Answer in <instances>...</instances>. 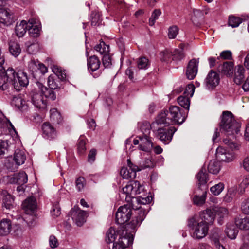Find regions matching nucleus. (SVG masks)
Instances as JSON below:
<instances>
[{"mask_svg":"<svg viewBox=\"0 0 249 249\" xmlns=\"http://www.w3.org/2000/svg\"><path fill=\"white\" fill-rule=\"evenodd\" d=\"M16 20L14 13L9 9L0 8V23L5 26L12 25Z\"/></svg>","mask_w":249,"mask_h":249,"instance_id":"nucleus-18","label":"nucleus"},{"mask_svg":"<svg viewBox=\"0 0 249 249\" xmlns=\"http://www.w3.org/2000/svg\"><path fill=\"white\" fill-rule=\"evenodd\" d=\"M161 59L163 61L168 62L172 60V51L165 50L160 53Z\"/></svg>","mask_w":249,"mask_h":249,"instance_id":"nucleus-52","label":"nucleus"},{"mask_svg":"<svg viewBox=\"0 0 249 249\" xmlns=\"http://www.w3.org/2000/svg\"><path fill=\"white\" fill-rule=\"evenodd\" d=\"M218 70L224 74L231 76L233 73V64L231 62H225L219 66Z\"/></svg>","mask_w":249,"mask_h":249,"instance_id":"nucleus-34","label":"nucleus"},{"mask_svg":"<svg viewBox=\"0 0 249 249\" xmlns=\"http://www.w3.org/2000/svg\"><path fill=\"white\" fill-rule=\"evenodd\" d=\"M141 209L143 210L146 212V215L149 211L148 208H145L142 207H140L139 208H135L134 204L131 203V204H126L120 207L116 213V223L118 224H123L127 222L132 216L133 210H135V215L132 220L136 219L135 217L136 216H138L139 219L140 215L138 213Z\"/></svg>","mask_w":249,"mask_h":249,"instance_id":"nucleus-7","label":"nucleus"},{"mask_svg":"<svg viewBox=\"0 0 249 249\" xmlns=\"http://www.w3.org/2000/svg\"><path fill=\"white\" fill-rule=\"evenodd\" d=\"M154 162L152 160L150 157L147 158L144 161L141 162L140 164V166L139 168L140 169V170L142 169H143L146 168H152L154 166Z\"/></svg>","mask_w":249,"mask_h":249,"instance_id":"nucleus-51","label":"nucleus"},{"mask_svg":"<svg viewBox=\"0 0 249 249\" xmlns=\"http://www.w3.org/2000/svg\"><path fill=\"white\" fill-rule=\"evenodd\" d=\"M220 126L221 130L226 136L231 137L224 138V143L232 150H239L240 144L236 140H234V139L240 131L241 125L235 120L231 112L228 111L223 112Z\"/></svg>","mask_w":249,"mask_h":249,"instance_id":"nucleus-1","label":"nucleus"},{"mask_svg":"<svg viewBox=\"0 0 249 249\" xmlns=\"http://www.w3.org/2000/svg\"><path fill=\"white\" fill-rule=\"evenodd\" d=\"M178 33V29L176 26L170 27L168 29V36L170 39L176 37Z\"/></svg>","mask_w":249,"mask_h":249,"instance_id":"nucleus-59","label":"nucleus"},{"mask_svg":"<svg viewBox=\"0 0 249 249\" xmlns=\"http://www.w3.org/2000/svg\"><path fill=\"white\" fill-rule=\"evenodd\" d=\"M216 157L222 161L230 162L233 160L234 155L232 152L227 151L224 148L218 147L216 151Z\"/></svg>","mask_w":249,"mask_h":249,"instance_id":"nucleus-21","label":"nucleus"},{"mask_svg":"<svg viewBox=\"0 0 249 249\" xmlns=\"http://www.w3.org/2000/svg\"><path fill=\"white\" fill-rule=\"evenodd\" d=\"M9 51L12 55L17 57L20 54L21 48L18 43L11 40L9 42Z\"/></svg>","mask_w":249,"mask_h":249,"instance_id":"nucleus-35","label":"nucleus"},{"mask_svg":"<svg viewBox=\"0 0 249 249\" xmlns=\"http://www.w3.org/2000/svg\"><path fill=\"white\" fill-rule=\"evenodd\" d=\"M50 119L54 123L59 124L61 122V115L56 108L50 110Z\"/></svg>","mask_w":249,"mask_h":249,"instance_id":"nucleus-44","label":"nucleus"},{"mask_svg":"<svg viewBox=\"0 0 249 249\" xmlns=\"http://www.w3.org/2000/svg\"><path fill=\"white\" fill-rule=\"evenodd\" d=\"M188 226L190 228L192 236L196 239H202L207 234L209 226L208 224L198 219L196 216L190 218L188 221Z\"/></svg>","mask_w":249,"mask_h":249,"instance_id":"nucleus-9","label":"nucleus"},{"mask_svg":"<svg viewBox=\"0 0 249 249\" xmlns=\"http://www.w3.org/2000/svg\"><path fill=\"white\" fill-rule=\"evenodd\" d=\"M165 113L166 115L165 118L162 119V120L168 123L169 124L171 122L179 124H182L185 121L186 117V115L183 114L180 108L177 106H171L169 110H164L160 113Z\"/></svg>","mask_w":249,"mask_h":249,"instance_id":"nucleus-10","label":"nucleus"},{"mask_svg":"<svg viewBox=\"0 0 249 249\" xmlns=\"http://www.w3.org/2000/svg\"><path fill=\"white\" fill-rule=\"evenodd\" d=\"M138 213L140 215L139 219L138 216L135 217L136 219L131 221V229L126 232H122L120 233L119 238L113 242V249H125L132 244L134 235L142 222L146 216V212L142 209L140 210Z\"/></svg>","mask_w":249,"mask_h":249,"instance_id":"nucleus-3","label":"nucleus"},{"mask_svg":"<svg viewBox=\"0 0 249 249\" xmlns=\"http://www.w3.org/2000/svg\"><path fill=\"white\" fill-rule=\"evenodd\" d=\"M22 207L25 213L32 215L35 213L36 209V202L34 197L27 198L22 203Z\"/></svg>","mask_w":249,"mask_h":249,"instance_id":"nucleus-22","label":"nucleus"},{"mask_svg":"<svg viewBox=\"0 0 249 249\" xmlns=\"http://www.w3.org/2000/svg\"><path fill=\"white\" fill-rule=\"evenodd\" d=\"M211 238L218 249H225L222 245L220 244V240L223 239L222 231L220 229L218 228L213 229L212 231Z\"/></svg>","mask_w":249,"mask_h":249,"instance_id":"nucleus-28","label":"nucleus"},{"mask_svg":"<svg viewBox=\"0 0 249 249\" xmlns=\"http://www.w3.org/2000/svg\"><path fill=\"white\" fill-rule=\"evenodd\" d=\"M76 187L78 191H81L85 185V180L83 177H79L75 181Z\"/></svg>","mask_w":249,"mask_h":249,"instance_id":"nucleus-57","label":"nucleus"},{"mask_svg":"<svg viewBox=\"0 0 249 249\" xmlns=\"http://www.w3.org/2000/svg\"><path fill=\"white\" fill-rule=\"evenodd\" d=\"M53 71L55 73L54 75L57 79H60V80L65 79L66 75L65 71L58 67H54L53 69Z\"/></svg>","mask_w":249,"mask_h":249,"instance_id":"nucleus-48","label":"nucleus"},{"mask_svg":"<svg viewBox=\"0 0 249 249\" xmlns=\"http://www.w3.org/2000/svg\"><path fill=\"white\" fill-rule=\"evenodd\" d=\"M42 136L48 140H52L57 136V132L55 129L49 123H44L42 126Z\"/></svg>","mask_w":249,"mask_h":249,"instance_id":"nucleus-23","label":"nucleus"},{"mask_svg":"<svg viewBox=\"0 0 249 249\" xmlns=\"http://www.w3.org/2000/svg\"><path fill=\"white\" fill-rule=\"evenodd\" d=\"M29 33L31 36L37 37L40 35L41 31V25L36 19H31L28 21Z\"/></svg>","mask_w":249,"mask_h":249,"instance_id":"nucleus-24","label":"nucleus"},{"mask_svg":"<svg viewBox=\"0 0 249 249\" xmlns=\"http://www.w3.org/2000/svg\"><path fill=\"white\" fill-rule=\"evenodd\" d=\"M144 188L142 185L138 181H131L122 189V195L125 197L128 202L131 203H137L145 205L150 203L152 200L151 196L142 197V196L135 197V196L144 193Z\"/></svg>","mask_w":249,"mask_h":249,"instance_id":"nucleus-2","label":"nucleus"},{"mask_svg":"<svg viewBox=\"0 0 249 249\" xmlns=\"http://www.w3.org/2000/svg\"><path fill=\"white\" fill-rule=\"evenodd\" d=\"M196 216L198 217V219H200V221H202L203 222L205 223L208 225L209 223H213L215 218L213 209L212 210L211 209H207L201 212L199 216L197 215Z\"/></svg>","mask_w":249,"mask_h":249,"instance_id":"nucleus-26","label":"nucleus"},{"mask_svg":"<svg viewBox=\"0 0 249 249\" xmlns=\"http://www.w3.org/2000/svg\"><path fill=\"white\" fill-rule=\"evenodd\" d=\"M149 66V60L145 57L139 59L138 62V67L139 69H146Z\"/></svg>","mask_w":249,"mask_h":249,"instance_id":"nucleus-53","label":"nucleus"},{"mask_svg":"<svg viewBox=\"0 0 249 249\" xmlns=\"http://www.w3.org/2000/svg\"><path fill=\"white\" fill-rule=\"evenodd\" d=\"M249 185V175H246L243 177L242 181L240 182V187L245 189Z\"/></svg>","mask_w":249,"mask_h":249,"instance_id":"nucleus-62","label":"nucleus"},{"mask_svg":"<svg viewBox=\"0 0 249 249\" xmlns=\"http://www.w3.org/2000/svg\"><path fill=\"white\" fill-rule=\"evenodd\" d=\"M165 113H159L156 118L155 121L151 124L150 129H152L156 133L157 137L165 144L169 143L172 140L173 135L177 131V129L173 126L167 129L164 127L168 126L169 123L162 119L166 117Z\"/></svg>","mask_w":249,"mask_h":249,"instance_id":"nucleus-4","label":"nucleus"},{"mask_svg":"<svg viewBox=\"0 0 249 249\" xmlns=\"http://www.w3.org/2000/svg\"><path fill=\"white\" fill-rule=\"evenodd\" d=\"M213 209L215 217L217 218L218 223L222 224L223 219L226 218L229 214L228 209L223 207H215Z\"/></svg>","mask_w":249,"mask_h":249,"instance_id":"nucleus-30","label":"nucleus"},{"mask_svg":"<svg viewBox=\"0 0 249 249\" xmlns=\"http://www.w3.org/2000/svg\"><path fill=\"white\" fill-rule=\"evenodd\" d=\"M27 50L28 52L30 54H34L36 53L39 49V45L36 43H30L27 42L26 43Z\"/></svg>","mask_w":249,"mask_h":249,"instance_id":"nucleus-49","label":"nucleus"},{"mask_svg":"<svg viewBox=\"0 0 249 249\" xmlns=\"http://www.w3.org/2000/svg\"><path fill=\"white\" fill-rule=\"evenodd\" d=\"M185 57L183 49L182 47L176 49L172 51V60L178 61L182 60Z\"/></svg>","mask_w":249,"mask_h":249,"instance_id":"nucleus-43","label":"nucleus"},{"mask_svg":"<svg viewBox=\"0 0 249 249\" xmlns=\"http://www.w3.org/2000/svg\"><path fill=\"white\" fill-rule=\"evenodd\" d=\"M48 85L50 89H55L60 87V83L54 75H51L48 78Z\"/></svg>","mask_w":249,"mask_h":249,"instance_id":"nucleus-41","label":"nucleus"},{"mask_svg":"<svg viewBox=\"0 0 249 249\" xmlns=\"http://www.w3.org/2000/svg\"><path fill=\"white\" fill-rule=\"evenodd\" d=\"M15 78V70L8 68L6 71L2 67L0 71V89L5 90L12 87V79Z\"/></svg>","mask_w":249,"mask_h":249,"instance_id":"nucleus-13","label":"nucleus"},{"mask_svg":"<svg viewBox=\"0 0 249 249\" xmlns=\"http://www.w3.org/2000/svg\"><path fill=\"white\" fill-rule=\"evenodd\" d=\"M142 136H139L138 139H134L133 143L135 145L139 144V149L146 152H150L152 150L153 144L150 137L148 136L150 133V124L145 122L141 127Z\"/></svg>","mask_w":249,"mask_h":249,"instance_id":"nucleus-8","label":"nucleus"},{"mask_svg":"<svg viewBox=\"0 0 249 249\" xmlns=\"http://www.w3.org/2000/svg\"><path fill=\"white\" fill-rule=\"evenodd\" d=\"M131 221L126 225L120 227L117 230L111 227L107 231L106 235V240L107 243L113 242L119 238L120 233L122 232H126L131 229Z\"/></svg>","mask_w":249,"mask_h":249,"instance_id":"nucleus-14","label":"nucleus"},{"mask_svg":"<svg viewBox=\"0 0 249 249\" xmlns=\"http://www.w3.org/2000/svg\"><path fill=\"white\" fill-rule=\"evenodd\" d=\"M3 195L2 207L7 210H11L14 207V198L11 195L6 192L3 193Z\"/></svg>","mask_w":249,"mask_h":249,"instance_id":"nucleus-39","label":"nucleus"},{"mask_svg":"<svg viewBox=\"0 0 249 249\" xmlns=\"http://www.w3.org/2000/svg\"><path fill=\"white\" fill-rule=\"evenodd\" d=\"M109 48V46L107 45L103 41H101L99 44H97L94 47L95 50L102 55L105 53H108Z\"/></svg>","mask_w":249,"mask_h":249,"instance_id":"nucleus-45","label":"nucleus"},{"mask_svg":"<svg viewBox=\"0 0 249 249\" xmlns=\"http://www.w3.org/2000/svg\"><path fill=\"white\" fill-rule=\"evenodd\" d=\"M28 84L29 79L26 72L22 71L15 72V78L12 79V88L19 91L22 87H26Z\"/></svg>","mask_w":249,"mask_h":249,"instance_id":"nucleus-15","label":"nucleus"},{"mask_svg":"<svg viewBox=\"0 0 249 249\" xmlns=\"http://www.w3.org/2000/svg\"><path fill=\"white\" fill-rule=\"evenodd\" d=\"M241 210L244 214L249 215V197L242 202Z\"/></svg>","mask_w":249,"mask_h":249,"instance_id":"nucleus-56","label":"nucleus"},{"mask_svg":"<svg viewBox=\"0 0 249 249\" xmlns=\"http://www.w3.org/2000/svg\"><path fill=\"white\" fill-rule=\"evenodd\" d=\"M224 188V183L223 182H220L211 187L210 191L213 195L217 196L221 193Z\"/></svg>","mask_w":249,"mask_h":249,"instance_id":"nucleus-42","label":"nucleus"},{"mask_svg":"<svg viewBox=\"0 0 249 249\" xmlns=\"http://www.w3.org/2000/svg\"><path fill=\"white\" fill-rule=\"evenodd\" d=\"M235 223L236 227L240 229L248 230H249V216L243 218H235Z\"/></svg>","mask_w":249,"mask_h":249,"instance_id":"nucleus-37","label":"nucleus"},{"mask_svg":"<svg viewBox=\"0 0 249 249\" xmlns=\"http://www.w3.org/2000/svg\"><path fill=\"white\" fill-rule=\"evenodd\" d=\"M195 90V86L193 84H189L187 86L183 95L178 98V104L181 107L186 109L187 111L189 110L190 105V98L193 96Z\"/></svg>","mask_w":249,"mask_h":249,"instance_id":"nucleus-12","label":"nucleus"},{"mask_svg":"<svg viewBox=\"0 0 249 249\" xmlns=\"http://www.w3.org/2000/svg\"><path fill=\"white\" fill-rule=\"evenodd\" d=\"M28 22L25 20H22L20 22H17L15 27V32L18 37L24 36L28 28Z\"/></svg>","mask_w":249,"mask_h":249,"instance_id":"nucleus-33","label":"nucleus"},{"mask_svg":"<svg viewBox=\"0 0 249 249\" xmlns=\"http://www.w3.org/2000/svg\"><path fill=\"white\" fill-rule=\"evenodd\" d=\"M49 244L52 248H55L57 247L58 243L57 239L53 235H51L49 238Z\"/></svg>","mask_w":249,"mask_h":249,"instance_id":"nucleus-63","label":"nucleus"},{"mask_svg":"<svg viewBox=\"0 0 249 249\" xmlns=\"http://www.w3.org/2000/svg\"><path fill=\"white\" fill-rule=\"evenodd\" d=\"M36 84L38 89L33 92L32 102L36 107L43 109L46 107L47 98L54 100L56 95L53 90L48 89L41 83L37 82Z\"/></svg>","mask_w":249,"mask_h":249,"instance_id":"nucleus-6","label":"nucleus"},{"mask_svg":"<svg viewBox=\"0 0 249 249\" xmlns=\"http://www.w3.org/2000/svg\"><path fill=\"white\" fill-rule=\"evenodd\" d=\"M70 213L73 221L78 226H81L85 222L87 213L78 207L75 206Z\"/></svg>","mask_w":249,"mask_h":249,"instance_id":"nucleus-19","label":"nucleus"},{"mask_svg":"<svg viewBox=\"0 0 249 249\" xmlns=\"http://www.w3.org/2000/svg\"><path fill=\"white\" fill-rule=\"evenodd\" d=\"M27 175L23 171L15 174L10 180L11 183H16L18 185H24L27 182Z\"/></svg>","mask_w":249,"mask_h":249,"instance_id":"nucleus-31","label":"nucleus"},{"mask_svg":"<svg viewBox=\"0 0 249 249\" xmlns=\"http://www.w3.org/2000/svg\"><path fill=\"white\" fill-rule=\"evenodd\" d=\"M220 170V165L218 161L215 160H212L209 162L208 170L209 173L213 174H217Z\"/></svg>","mask_w":249,"mask_h":249,"instance_id":"nucleus-40","label":"nucleus"},{"mask_svg":"<svg viewBox=\"0 0 249 249\" xmlns=\"http://www.w3.org/2000/svg\"><path fill=\"white\" fill-rule=\"evenodd\" d=\"M1 129L7 132L8 131L9 135H6L0 139V157L4 155L12 144H20V140L18 133L14 126L7 119H4L1 122Z\"/></svg>","mask_w":249,"mask_h":249,"instance_id":"nucleus-5","label":"nucleus"},{"mask_svg":"<svg viewBox=\"0 0 249 249\" xmlns=\"http://www.w3.org/2000/svg\"><path fill=\"white\" fill-rule=\"evenodd\" d=\"M200 190L202 192V194L201 195H195L193 199L194 203L197 206L203 205L205 203L207 197V190Z\"/></svg>","mask_w":249,"mask_h":249,"instance_id":"nucleus-36","label":"nucleus"},{"mask_svg":"<svg viewBox=\"0 0 249 249\" xmlns=\"http://www.w3.org/2000/svg\"><path fill=\"white\" fill-rule=\"evenodd\" d=\"M161 12L159 9H155L152 13V15L149 18V25L153 26L154 25L155 21L158 19L159 17L161 15Z\"/></svg>","mask_w":249,"mask_h":249,"instance_id":"nucleus-55","label":"nucleus"},{"mask_svg":"<svg viewBox=\"0 0 249 249\" xmlns=\"http://www.w3.org/2000/svg\"><path fill=\"white\" fill-rule=\"evenodd\" d=\"M198 61L193 59L190 61L186 69V76L189 80L193 79L198 71Z\"/></svg>","mask_w":249,"mask_h":249,"instance_id":"nucleus-25","label":"nucleus"},{"mask_svg":"<svg viewBox=\"0 0 249 249\" xmlns=\"http://www.w3.org/2000/svg\"><path fill=\"white\" fill-rule=\"evenodd\" d=\"M100 64V60L95 55L90 56L87 60L88 69L94 78L98 77L101 74V71L99 70Z\"/></svg>","mask_w":249,"mask_h":249,"instance_id":"nucleus-16","label":"nucleus"},{"mask_svg":"<svg viewBox=\"0 0 249 249\" xmlns=\"http://www.w3.org/2000/svg\"><path fill=\"white\" fill-rule=\"evenodd\" d=\"M236 226L231 224L227 225L225 232L227 236L231 239H235L238 234V230Z\"/></svg>","mask_w":249,"mask_h":249,"instance_id":"nucleus-38","label":"nucleus"},{"mask_svg":"<svg viewBox=\"0 0 249 249\" xmlns=\"http://www.w3.org/2000/svg\"><path fill=\"white\" fill-rule=\"evenodd\" d=\"M196 178L199 185L198 191L199 190H208L206 185L208 181V174L206 172V169L202 168L196 175Z\"/></svg>","mask_w":249,"mask_h":249,"instance_id":"nucleus-27","label":"nucleus"},{"mask_svg":"<svg viewBox=\"0 0 249 249\" xmlns=\"http://www.w3.org/2000/svg\"><path fill=\"white\" fill-rule=\"evenodd\" d=\"M25 103V101L21 97L15 96L12 99L11 105L18 109H21L23 107Z\"/></svg>","mask_w":249,"mask_h":249,"instance_id":"nucleus-46","label":"nucleus"},{"mask_svg":"<svg viewBox=\"0 0 249 249\" xmlns=\"http://www.w3.org/2000/svg\"><path fill=\"white\" fill-rule=\"evenodd\" d=\"M26 159V156L25 151L23 150L16 149L13 156L14 162H12L7 159L5 162V165L9 171H14L19 166L25 162Z\"/></svg>","mask_w":249,"mask_h":249,"instance_id":"nucleus-11","label":"nucleus"},{"mask_svg":"<svg viewBox=\"0 0 249 249\" xmlns=\"http://www.w3.org/2000/svg\"><path fill=\"white\" fill-rule=\"evenodd\" d=\"M128 167H122L120 174L124 179L134 178L136 176V172L140 171L138 166L133 164L129 159L127 160Z\"/></svg>","mask_w":249,"mask_h":249,"instance_id":"nucleus-17","label":"nucleus"},{"mask_svg":"<svg viewBox=\"0 0 249 249\" xmlns=\"http://www.w3.org/2000/svg\"><path fill=\"white\" fill-rule=\"evenodd\" d=\"M242 22V19L239 17L233 15L230 16L229 17L228 24L232 28L237 27Z\"/></svg>","mask_w":249,"mask_h":249,"instance_id":"nucleus-47","label":"nucleus"},{"mask_svg":"<svg viewBox=\"0 0 249 249\" xmlns=\"http://www.w3.org/2000/svg\"><path fill=\"white\" fill-rule=\"evenodd\" d=\"M12 230V223L10 219L3 218L0 221V235L6 236Z\"/></svg>","mask_w":249,"mask_h":249,"instance_id":"nucleus-29","label":"nucleus"},{"mask_svg":"<svg viewBox=\"0 0 249 249\" xmlns=\"http://www.w3.org/2000/svg\"><path fill=\"white\" fill-rule=\"evenodd\" d=\"M245 70L244 67L241 65H237L235 68V73L234 81L237 84H240L245 77Z\"/></svg>","mask_w":249,"mask_h":249,"instance_id":"nucleus-32","label":"nucleus"},{"mask_svg":"<svg viewBox=\"0 0 249 249\" xmlns=\"http://www.w3.org/2000/svg\"><path fill=\"white\" fill-rule=\"evenodd\" d=\"M39 62L37 60L32 59L29 62L28 67L29 70L33 73L38 71V67Z\"/></svg>","mask_w":249,"mask_h":249,"instance_id":"nucleus-54","label":"nucleus"},{"mask_svg":"<svg viewBox=\"0 0 249 249\" xmlns=\"http://www.w3.org/2000/svg\"><path fill=\"white\" fill-rule=\"evenodd\" d=\"M242 167L246 171L249 172V156L247 157L243 160Z\"/></svg>","mask_w":249,"mask_h":249,"instance_id":"nucleus-64","label":"nucleus"},{"mask_svg":"<svg viewBox=\"0 0 249 249\" xmlns=\"http://www.w3.org/2000/svg\"><path fill=\"white\" fill-rule=\"evenodd\" d=\"M86 141L85 140L80 139L78 143V151L79 154H82L86 150Z\"/></svg>","mask_w":249,"mask_h":249,"instance_id":"nucleus-60","label":"nucleus"},{"mask_svg":"<svg viewBox=\"0 0 249 249\" xmlns=\"http://www.w3.org/2000/svg\"><path fill=\"white\" fill-rule=\"evenodd\" d=\"M51 213L52 216L54 217H56L59 216L61 214V210L58 204L53 205L51 210Z\"/></svg>","mask_w":249,"mask_h":249,"instance_id":"nucleus-58","label":"nucleus"},{"mask_svg":"<svg viewBox=\"0 0 249 249\" xmlns=\"http://www.w3.org/2000/svg\"><path fill=\"white\" fill-rule=\"evenodd\" d=\"M235 195L234 191L233 189H228L227 193L223 198V201L225 203H230L232 201Z\"/></svg>","mask_w":249,"mask_h":249,"instance_id":"nucleus-50","label":"nucleus"},{"mask_svg":"<svg viewBox=\"0 0 249 249\" xmlns=\"http://www.w3.org/2000/svg\"><path fill=\"white\" fill-rule=\"evenodd\" d=\"M102 60L103 64L106 67H108L111 64V58L108 53H105L103 54Z\"/></svg>","mask_w":249,"mask_h":249,"instance_id":"nucleus-61","label":"nucleus"},{"mask_svg":"<svg viewBox=\"0 0 249 249\" xmlns=\"http://www.w3.org/2000/svg\"><path fill=\"white\" fill-rule=\"evenodd\" d=\"M220 78L218 73L212 70L207 75L205 84L208 89H212L215 88L219 83Z\"/></svg>","mask_w":249,"mask_h":249,"instance_id":"nucleus-20","label":"nucleus"}]
</instances>
